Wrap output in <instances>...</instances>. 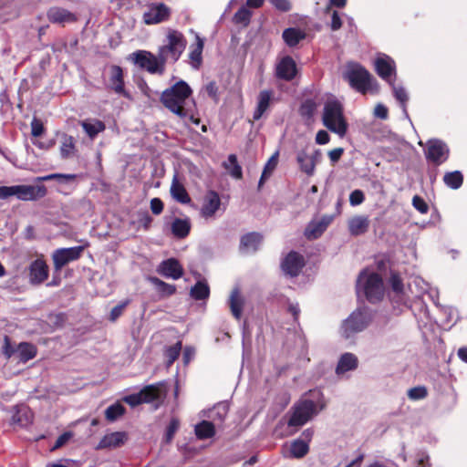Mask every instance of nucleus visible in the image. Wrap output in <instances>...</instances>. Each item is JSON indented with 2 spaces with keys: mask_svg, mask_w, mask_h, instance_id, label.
<instances>
[{
  "mask_svg": "<svg viewBox=\"0 0 467 467\" xmlns=\"http://www.w3.org/2000/svg\"><path fill=\"white\" fill-rule=\"evenodd\" d=\"M191 95L192 89L189 85L180 80L162 92L161 101L165 108L185 123L192 122L198 125L200 120L195 117V103L190 99Z\"/></svg>",
  "mask_w": 467,
  "mask_h": 467,
  "instance_id": "f257e3e1",
  "label": "nucleus"
},
{
  "mask_svg": "<svg viewBox=\"0 0 467 467\" xmlns=\"http://www.w3.org/2000/svg\"><path fill=\"white\" fill-rule=\"evenodd\" d=\"M309 395L313 400L304 397L293 406L288 426L301 427L325 408L322 393L319 390H311Z\"/></svg>",
  "mask_w": 467,
  "mask_h": 467,
  "instance_id": "f03ea898",
  "label": "nucleus"
},
{
  "mask_svg": "<svg viewBox=\"0 0 467 467\" xmlns=\"http://www.w3.org/2000/svg\"><path fill=\"white\" fill-rule=\"evenodd\" d=\"M357 293L358 296L363 295L371 303L381 300L385 293L382 278L373 271L363 270L357 280Z\"/></svg>",
  "mask_w": 467,
  "mask_h": 467,
  "instance_id": "7ed1b4c3",
  "label": "nucleus"
},
{
  "mask_svg": "<svg viewBox=\"0 0 467 467\" xmlns=\"http://www.w3.org/2000/svg\"><path fill=\"white\" fill-rule=\"evenodd\" d=\"M324 125L332 132L339 137H344L347 133L348 124L343 116V109L336 100H329L324 106L323 112Z\"/></svg>",
  "mask_w": 467,
  "mask_h": 467,
  "instance_id": "20e7f679",
  "label": "nucleus"
},
{
  "mask_svg": "<svg viewBox=\"0 0 467 467\" xmlns=\"http://www.w3.org/2000/svg\"><path fill=\"white\" fill-rule=\"evenodd\" d=\"M344 78L353 88L362 94H365L372 87L373 81H375L364 67L354 62L348 63Z\"/></svg>",
  "mask_w": 467,
  "mask_h": 467,
  "instance_id": "39448f33",
  "label": "nucleus"
},
{
  "mask_svg": "<svg viewBox=\"0 0 467 467\" xmlns=\"http://www.w3.org/2000/svg\"><path fill=\"white\" fill-rule=\"evenodd\" d=\"M186 47V40L183 35L177 30H169L166 36V43L160 47L159 55L166 62H176Z\"/></svg>",
  "mask_w": 467,
  "mask_h": 467,
  "instance_id": "423d86ee",
  "label": "nucleus"
},
{
  "mask_svg": "<svg viewBox=\"0 0 467 467\" xmlns=\"http://www.w3.org/2000/svg\"><path fill=\"white\" fill-rule=\"evenodd\" d=\"M371 316L366 307L357 308L341 325V335L349 338L353 335L363 331L370 323Z\"/></svg>",
  "mask_w": 467,
  "mask_h": 467,
  "instance_id": "0eeeda50",
  "label": "nucleus"
},
{
  "mask_svg": "<svg viewBox=\"0 0 467 467\" xmlns=\"http://www.w3.org/2000/svg\"><path fill=\"white\" fill-rule=\"evenodd\" d=\"M132 59L140 67L146 69L150 74H160L164 72L165 60H162L160 55H153L152 53L145 50L134 52Z\"/></svg>",
  "mask_w": 467,
  "mask_h": 467,
  "instance_id": "6e6552de",
  "label": "nucleus"
},
{
  "mask_svg": "<svg viewBox=\"0 0 467 467\" xmlns=\"http://www.w3.org/2000/svg\"><path fill=\"white\" fill-rule=\"evenodd\" d=\"M84 250L83 246L59 248L53 252L52 259L56 270H60L66 265L78 259Z\"/></svg>",
  "mask_w": 467,
  "mask_h": 467,
  "instance_id": "1a4fd4ad",
  "label": "nucleus"
},
{
  "mask_svg": "<svg viewBox=\"0 0 467 467\" xmlns=\"http://www.w3.org/2000/svg\"><path fill=\"white\" fill-rule=\"evenodd\" d=\"M321 151L316 150L310 153L304 150H299L296 153V161L302 172L307 176H313L316 171L317 164L321 160Z\"/></svg>",
  "mask_w": 467,
  "mask_h": 467,
  "instance_id": "9d476101",
  "label": "nucleus"
},
{
  "mask_svg": "<svg viewBox=\"0 0 467 467\" xmlns=\"http://www.w3.org/2000/svg\"><path fill=\"white\" fill-rule=\"evenodd\" d=\"M426 158L435 164H441L448 158L447 145L439 140H431L427 142Z\"/></svg>",
  "mask_w": 467,
  "mask_h": 467,
  "instance_id": "9b49d317",
  "label": "nucleus"
},
{
  "mask_svg": "<svg viewBox=\"0 0 467 467\" xmlns=\"http://www.w3.org/2000/svg\"><path fill=\"white\" fill-rule=\"evenodd\" d=\"M375 69L378 75L389 83L393 82L392 77L396 75V65L394 60L385 55L380 54L375 59Z\"/></svg>",
  "mask_w": 467,
  "mask_h": 467,
  "instance_id": "f8f14e48",
  "label": "nucleus"
},
{
  "mask_svg": "<svg viewBox=\"0 0 467 467\" xmlns=\"http://www.w3.org/2000/svg\"><path fill=\"white\" fill-rule=\"evenodd\" d=\"M170 9L164 4H154L150 5L143 15L144 23L147 25H155L168 19Z\"/></svg>",
  "mask_w": 467,
  "mask_h": 467,
  "instance_id": "ddd939ff",
  "label": "nucleus"
},
{
  "mask_svg": "<svg viewBox=\"0 0 467 467\" xmlns=\"http://www.w3.org/2000/svg\"><path fill=\"white\" fill-rule=\"evenodd\" d=\"M304 265L303 256L296 252H290L281 264L283 272L290 276H296Z\"/></svg>",
  "mask_w": 467,
  "mask_h": 467,
  "instance_id": "4468645a",
  "label": "nucleus"
},
{
  "mask_svg": "<svg viewBox=\"0 0 467 467\" xmlns=\"http://www.w3.org/2000/svg\"><path fill=\"white\" fill-rule=\"evenodd\" d=\"M46 194L44 186L15 185V196L22 201H34Z\"/></svg>",
  "mask_w": 467,
  "mask_h": 467,
  "instance_id": "2eb2a0df",
  "label": "nucleus"
},
{
  "mask_svg": "<svg viewBox=\"0 0 467 467\" xmlns=\"http://www.w3.org/2000/svg\"><path fill=\"white\" fill-rule=\"evenodd\" d=\"M334 220V215L325 214L319 220L312 221L305 230V235L308 239L318 238Z\"/></svg>",
  "mask_w": 467,
  "mask_h": 467,
  "instance_id": "dca6fc26",
  "label": "nucleus"
},
{
  "mask_svg": "<svg viewBox=\"0 0 467 467\" xmlns=\"http://www.w3.org/2000/svg\"><path fill=\"white\" fill-rule=\"evenodd\" d=\"M117 94L129 97L124 88L123 70L119 66L112 65L109 67V86Z\"/></svg>",
  "mask_w": 467,
  "mask_h": 467,
  "instance_id": "f3484780",
  "label": "nucleus"
},
{
  "mask_svg": "<svg viewBox=\"0 0 467 467\" xmlns=\"http://www.w3.org/2000/svg\"><path fill=\"white\" fill-rule=\"evenodd\" d=\"M158 273L174 280L182 277L183 270L180 263L173 258L163 261L158 267Z\"/></svg>",
  "mask_w": 467,
  "mask_h": 467,
  "instance_id": "a211bd4d",
  "label": "nucleus"
},
{
  "mask_svg": "<svg viewBox=\"0 0 467 467\" xmlns=\"http://www.w3.org/2000/svg\"><path fill=\"white\" fill-rule=\"evenodd\" d=\"M48 277V266L42 259H36L29 267V278L32 284H41Z\"/></svg>",
  "mask_w": 467,
  "mask_h": 467,
  "instance_id": "6ab92c4d",
  "label": "nucleus"
},
{
  "mask_svg": "<svg viewBox=\"0 0 467 467\" xmlns=\"http://www.w3.org/2000/svg\"><path fill=\"white\" fill-rule=\"evenodd\" d=\"M221 200L219 194L214 191H210L204 197L203 204L201 209V214L204 218L213 217L219 210Z\"/></svg>",
  "mask_w": 467,
  "mask_h": 467,
  "instance_id": "aec40b11",
  "label": "nucleus"
},
{
  "mask_svg": "<svg viewBox=\"0 0 467 467\" xmlns=\"http://www.w3.org/2000/svg\"><path fill=\"white\" fill-rule=\"evenodd\" d=\"M296 75V65L291 57H283L276 66V76L285 80H291Z\"/></svg>",
  "mask_w": 467,
  "mask_h": 467,
  "instance_id": "412c9836",
  "label": "nucleus"
},
{
  "mask_svg": "<svg viewBox=\"0 0 467 467\" xmlns=\"http://www.w3.org/2000/svg\"><path fill=\"white\" fill-rule=\"evenodd\" d=\"M273 96L274 94L273 91L271 90L265 89L260 91L257 97L256 108L253 114L254 120L260 119L263 117V115L267 111V109L270 107V103L273 99Z\"/></svg>",
  "mask_w": 467,
  "mask_h": 467,
  "instance_id": "4be33fe9",
  "label": "nucleus"
},
{
  "mask_svg": "<svg viewBox=\"0 0 467 467\" xmlns=\"http://www.w3.org/2000/svg\"><path fill=\"white\" fill-rule=\"evenodd\" d=\"M263 236L258 233H249L241 238L240 249L243 253L250 254L258 250Z\"/></svg>",
  "mask_w": 467,
  "mask_h": 467,
  "instance_id": "5701e85b",
  "label": "nucleus"
},
{
  "mask_svg": "<svg viewBox=\"0 0 467 467\" xmlns=\"http://www.w3.org/2000/svg\"><path fill=\"white\" fill-rule=\"evenodd\" d=\"M358 360L356 355L347 352L341 355L336 368L337 375H344L345 373L355 370L358 368Z\"/></svg>",
  "mask_w": 467,
  "mask_h": 467,
  "instance_id": "b1692460",
  "label": "nucleus"
},
{
  "mask_svg": "<svg viewBox=\"0 0 467 467\" xmlns=\"http://www.w3.org/2000/svg\"><path fill=\"white\" fill-rule=\"evenodd\" d=\"M244 302V297L242 296L240 290L238 288L233 289L229 296L228 304L232 315L237 320H239L242 317Z\"/></svg>",
  "mask_w": 467,
  "mask_h": 467,
  "instance_id": "393cba45",
  "label": "nucleus"
},
{
  "mask_svg": "<svg viewBox=\"0 0 467 467\" xmlns=\"http://www.w3.org/2000/svg\"><path fill=\"white\" fill-rule=\"evenodd\" d=\"M47 18L52 23L64 24L76 21L74 14L60 7H52L47 11Z\"/></svg>",
  "mask_w": 467,
  "mask_h": 467,
  "instance_id": "a878e982",
  "label": "nucleus"
},
{
  "mask_svg": "<svg viewBox=\"0 0 467 467\" xmlns=\"http://www.w3.org/2000/svg\"><path fill=\"white\" fill-rule=\"evenodd\" d=\"M195 38H196V43L190 47L189 58H190V63H191L192 67L194 69H198L202 61V50H203V47H204V41L198 35H196Z\"/></svg>",
  "mask_w": 467,
  "mask_h": 467,
  "instance_id": "bb28decb",
  "label": "nucleus"
},
{
  "mask_svg": "<svg viewBox=\"0 0 467 467\" xmlns=\"http://www.w3.org/2000/svg\"><path fill=\"white\" fill-rule=\"evenodd\" d=\"M348 225L352 235H360L368 231L369 220L368 216L357 215L349 219Z\"/></svg>",
  "mask_w": 467,
  "mask_h": 467,
  "instance_id": "cd10ccee",
  "label": "nucleus"
},
{
  "mask_svg": "<svg viewBox=\"0 0 467 467\" xmlns=\"http://www.w3.org/2000/svg\"><path fill=\"white\" fill-rule=\"evenodd\" d=\"M80 125L91 140L106 129L104 122L97 119H86L80 122Z\"/></svg>",
  "mask_w": 467,
  "mask_h": 467,
  "instance_id": "c85d7f7f",
  "label": "nucleus"
},
{
  "mask_svg": "<svg viewBox=\"0 0 467 467\" xmlns=\"http://www.w3.org/2000/svg\"><path fill=\"white\" fill-rule=\"evenodd\" d=\"M36 355V348L26 342L20 343L16 348V357L18 361L26 363Z\"/></svg>",
  "mask_w": 467,
  "mask_h": 467,
  "instance_id": "c756f323",
  "label": "nucleus"
},
{
  "mask_svg": "<svg viewBox=\"0 0 467 467\" xmlns=\"http://www.w3.org/2000/svg\"><path fill=\"white\" fill-rule=\"evenodd\" d=\"M171 194L173 199L181 203H189L191 202V198L184 188V186L180 183L176 177L173 178L171 185Z\"/></svg>",
  "mask_w": 467,
  "mask_h": 467,
  "instance_id": "7c9ffc66",
  "label": "nucleus"
},
{
  "mask_svg": "<svg viewBox=\"0 0 467 467\" xmlns=\"http://www.w3.org/2000/svg\"><path fill=\"white\" fill-rule=\"evenodd\" d=\"M126 439L127 436L125 432H113L104 436L99 443V448L118 447L123 444Z\"/></svg>",
  "mask_w": 467,
  "mask_h": 467,
  "instance_id": "2f4dec72",
  "label": "nucleus"
},
{
  "mask_svg": "<svg viewBox=\"0 0 467 467\" xmlns=\"http://www.w3.org/2000/svg\"><path fill=\"white\" fill-rule=\"evenodd\" d=\"M282 36L288 47H295L306 37V34L298 28L289 27L284 30Z\"/></svg>",
  "mask_w": 467,
  "mask_h": 467,
  "instance_id": "473e14b6",
  "label": "nucleus"
},
{
  "mask_svg": "<svg viewBox=\"0 0 467 467\" xmlns=\"http://www.w3.org/2000/svg\"><path fill=\"white\" fill-rule=\"evenodd\" d=\"M59 150L60 156L63 159H68L73 157L76 151L74 138L72 136L64 134L61 139Z\"/></svg>",
  "mask_w": 467,
  "mask_h": 467,
  "instance_id": "72a5a7b5",
  "label": "nucleus"
},
{
  "mask_svg": "<svg viewBox=\"0 0 467 467\" xmlns=\"http://www.w3.org/2000/svg\"><path fill=\"white\" fill-rule=\"evenodd\" d=\"M191 229L189 219L176 218L171 223L172 234L179 238H184L188 235Z\"/></svg>",
  "mask_w": 467,
  "mask_h": 467,
  "instance_id": "f704fd0d",
  "label": "nucleus"
},
{
  "mask_svg": "<svg viewBox=\"0 0 467 467\" xmlns=\"http://www.w3.org/2000/svg\"><path fill=\"white\" fill-rule=\"evenodd\" d=\"M309 451V445L306 441L297 439L292 441L290 448H289V453L290 456L293 458L300 459L303 458L305 455L307 454Z\"/></svg>",
  "mask_w": 467,
  "mask_h": 467,
  "instance_id": "c9c22d12",
  "label": "nucleus"
},
{
  "mask_svg": "<svg viewBox=\"0 0 467 467\" xmlns=\"http://www.w3.org/2000/svg\"><path fill=\"white\" fill-rule=\"evenodd\" d=\"M149 282H150L156 288V290L162 296H169L175 293L176 287L174 285L167 284L158 277L150 276L148 278Z\"/></svg>",
  "mask_w": 467,
  "mask_h": 467,
  "instance_id": "e433bc0d",
  "label": "nucleus"
},
{
  "mask_svg": "<svg viewBox=\"0 0 467 467\" xmlns=\"http://www.w3.org/2000/svg\"><path fill=\"white\" fill-rule=\"evenodd\" d=\"M191 296L195 300H203L209 297L210 288L206 282L198 281L191 289Z\"/></svg>",
  "mask_w": 467,
  "mask_h": 467,
  "instance_id": "4c0bfd02",
  "label": "nucleus"
},
{
  "mask_svg": "<svg viewBox=\"0 0 467 467\" xmlns=\"http://www.w3.org/2000/svg\"><path fill=\"white\" fill-rule=\"evenodd\" d=\"M225 170L235 179L242 178V168L237 162V158L234 154L228 156L227 161L223 162Z\"/></svg>",
  "mask_w": 467,
  "mask_h": 467,
  "instance_id": "58836bf2",
  "label": "nucleus"
},
{
  "mask_svg": "<svg viewBox=\"0 0 467 467\" xmlns=\"http://www.w3.org/2000/svg\"><path fill=\"white\" fill-rule=\"evenodd\" d=\"M195 434L201 440L211 438L214 435V426L210 421L202 420L195 426Z\"/></svg>",
  "mask_w": 467,
  "mask_h": 467,
  "instance_id": "ea45409f",
  "label": "nucleus"
},
{
  "mask_svg": "<svg viewBox=\"0 0 467 467\" xmlns=\"http://www.w3.org/2000/svg\"><path fill=\"white\" fill-rule=\"evenodd\" d=\"M12 423L20 426H26L31 421L30 411L26 407H20L12 416Z\"/></svg>",
  "mask_w": 467,
  "mask_h": 467,
  "instance_id": "a19ab883",
  "label": "nucleus"
},
{
  "mask_svg": "<svg viewBox=\"0 0 467 467\" xmlns=\"http://www.w3.org/2000/svg\"><path fill=\"white\" fill-rule=\"evenodd\" d=\"M389 85L392 87L393 94L395 99L400 103L403 113L408 118V112L406 109V103L409 99L408 93L405 88L401 86H396L393 82H390Z\"/></svg>",
  "mask_w": 467,
  "mask_h": 467,
  "instance_id": "79ce46f5",
  "label": "nucleus"
},
{
  "mask_svg": "<svg viewBox=\"0 0 467 467\" xmlns=\"http://www.w3.org/2000/svg\"><path fill=\"white\" fill-rule=\"evenodd\" d=\"M444 183L451 189H459L463 182L462 174L459 171L447 172L443 177Z\"/></svg>",
  "mask_w": 467,
  "mask_h": 467,
  "instance_id": "37998d69",
  "label": "nucleus"
},
{
  "mask_svg": "<svg viewBox=\"0 0 467 467\" xmlns=\"http://www.w3.org/2000/svg\"><path fill=\"white\" fill-rule=\"evenodd\" d=\"M252 16L253 13L248 9L247 6L244 5L234 14L233 21L236 25L247 26L250 24Z\"/></svg>",
  "mask_w": 467,
  "mask_h": 467,
  "instance_id": "c03bdc74",
  "label": "nucleus"
},
{
  "mask_svg": "<svg viewBox=\"0 0 467 467\" xmlns=\"http://www.w3.org/2000/svg\"><path fill=\"white\" fill-rule=\"evenodd\" d=\"M143 403H149L157 400L160 396V388L156 385H149L140 391Z\"/></svg>",
  "mask_w": 467,
  "mask_h": 467,
  "instance_id": "a18cd8bd",
  "label": "nucleus"
},
{
  "mask_svg": "<svg viewBox=\"0 0 467 467\" xmlns=\"http://www.w3.org/2000/svg\"><path fill=\"white\" fill-rule=\"evenodd\" d=\"M277 162H278V152L276 151L267 161V162L264 168L263 173L261 175V178L259 181V185H262L264 183V182L271 176L272 172L276 168Z\"/></svg>",
  "mask_w": 467,
  "mask_h": 467,
  "instance_id": "49530a36",
  "label": "nucleus"
},
{
  "mask_svg": "<svg viewBox=\"0 0 467 467\" xmlns=\"http://www.w3.org/2000/svg\"><path fill=\"white\" fill-rule=\"evenodd\" d=\"M124 412L125 408L119 403H115L107 408L105 410V417L108 420L114 421L119 417L122 416Z\"/></svg>",
  "mask_w": 467,
  "mask_h": 467,
  "instance_id": "de8ad7c7",
  "label": "nucleus"
},
{
  "mask_svg": "<svg viewBox=\"0 0 467 467\" xmlns=\"http://www.w3.org/2000/svg\"><path fill=\"white\" fill-rule=\"evenodd\" d=\"M428 285L420 277H415L409 283V289L415 296H420L427 291Z\"/></svg>",
  "mask_w": 467,
  "mask_h": 467,
  "instance_id": "09e8293b",
  "label": "nucleus"
},
{
  "mask_svg": "<svg viewBox=\"0 0 467 467\" xmlns=\"http://www.w3.org/2000/svg\"><path fill=\"white\" fill-rule=\"evenodd\" d=\"M182 350V342L178 341L173 346L168 348L165 351L167 366L170 367L179 357Z\"/></svg>",
  "mask_w": 467,
  "mask_h": 467,
  "instance_id": "8fccbe9b",
  "label": "nucleus"
},
{
  "mask_svg": "<svg viewBox=\"0 0 467 467\" xmlns=\"http://www.w3.org/2000/svg\"><path fill=\"white\" fill-rule=\"evenodd\" d=\"M428 395L427 389L423 386H417L408 390V397L411 400H420Z\"/></svg>",
  "mask_w": 467,
  "mask_h": 467,
  "instance_id": "3c124183",
  "label": "nucleus"
},
{
  "mask_svg": "<svg viewBox=\"0 0 467 467\" xmlns=\"http://www.w3.org/2000/svg\"><path fill=\"white\" fill-rule=\"evenodd\" d=\"M179 426H180L179 420L175 419V418L171 419V420L170 421V423L167 427L166 434H165V439H166L167 442H170L173 439V436H174L175 432L178 431Z\"/></svg>",
  "mask_w": 467,
  "mask_h": 467,
  "instance_id": "603ef678",
  "label": "nucleus"
},
{
  "mask_svg": "<svg viewBox=\"0 0 467 467\" xmlns=\"http://www.w3.org/2000/svg\"><path fill=\"white\" fill-rule=\"evenodd\" d=\"M412 205L417 211H419L422 214L427 213L429 211V206L426 203V202L418 195H415L412 198Z\"/></svg>",
  "mask_w": 467,
  "mask_h": 467,
  "instance_id": "864d4df0",
  "label": "nucleus"
},
{
  "mask_svg": "<svg viewBox=\"0 0 467 467\" xmlns=\"http://www.w3.org/2000/svg\"><path fill=\"white\" fill-rule=\"evenodd\" d=\"M365 200L364 192L361 190H354L349 195V203L351 206H358Z\"/></svg>",
  "mask_w": 467,
  "mask_h": 467,
  "instance_id": "5fc2aeb1",
  "label": "nucleus"
},
{
  "mask_svg": "<svg viewBox=\"0 0 467 467\" xmlns=\"http://www.w3.org/2000/svg\"><path fill=\"white\" fill-rule=\"evenodd\" d=\"M389 282H390L392 290L396 294H398V295L403 294V284H402L400 277L398 275L392 274L390 276Z\"/></svg>",
  "mask_w": 467,
  "mask_h": 467,
  "instance_id": "6e6d98bb",
  "label": "nucleus"
},
{
  "mask_svg": "<svg viewBox=\"0 0 467 467\" xmlns=\"http://www.w3.org/2000/svg\"><path fill=\"white\" fill-rule=\"evenodd\" d=\"M128 304H129V301L127 300V301L122 302V303L117 305L116 306H114L111 309L110 314H109L110 321H115L119 317H120L122 315L124 308L127 306Z\"/></svg>",
  "mask_w": 467,
  "mask_h": 467,
  "instance_id": "4d7b16f0",
  "label": "nucleus"
},
{
  "mask_svg": "<svg viewBox=\"0 0 467 467\" xmlns=\"http://www.w3.org/2000/svg\"><path fill=\"white\" fill-rule=\"evenodd\" d=\"M277 10L287 12L291 9L292 5L289 0H269Z\"/></svg>",
  "mask_w": 467,
  "mask_h": 467,
  "instance_id": "13d9d810",
  "label": "nucleus"
},
{
  "mask_svg": "<svg viewBox=\"0 0 467 467\" xmlns=\"http://www.w3.org/2000/svg\"><path fill=\"white\" fill-rule=\"evenodd\" d=\"M123 400L131 407L138 406L143 403L142 398L140 397V392L128 395L124 397Z\"/></svg>",
  "mask_w": 467,
  "mask_h": 467,
  "instance_id": "bf43d9fd",
  "label": "nucleus"
},
{
  "mask_svg": "<svg viewBox=\"0 0 467 467\" xmlns=\"http://www.w3.org/2000/svg\"><path fill=\"white\" fill-rule=\"evenodd\" d=\"M3 354L6 358L16 355V349L11 346L10 338L7 336L4 337Z\"/></svg>",
  "mask_w": 467,
  "mask_h": 467,
  "instance_id": "052dcab7",
  "label": "nucleus"
},
{
  "mask_svg": "<svg viewBox=\"0 0 467 467\" xmlns=\"http://www.w3.org/2000/svg\"><path fill=\"white\" fill-rule=\"evenodd\" d=\"M44 128L40 120L34 119L31 122V134L34 137H39L43 133Z\"/></svg>",
  "mask_w": 467,
  "mask_h": 467,
  "instance_id": "680f3d73",
  "label": "nucleus"
},
{
  "mask_svg": "<svg viewBox=\"0 0 467 467\" xmlns=\"http://www.w3.org/2000/svg\"><path fill=\"white\" fill-rule=\"evenodd\" d=\"M12 196H15V185L0 186V200H5Z\"/></svg>",
  "mask_w": 467,
  "mask_h": 467,
  "instance_id": "e2e57ef3",
  "label": "nucleus"
},
{
  "mask_svg": "<svg viewBox=\"0 0 467 467\" xmlns=\"http://www.w3.org/2000/svg\"><path fill=\"white\" fill-rule=\"evenodd\" d=\"M150 209L154 214H160L163 210V203L159 198L150 201Z\"/></svg>",
  "mask_w": 467,
  "mask_h": 467,
  "instance_id": "0e129e2a",
  "label": "nucleus"
},
{
  "mask_svg": "<svg viewBox=\"0 0 467 467\" xmlns=\"http://www.w3.org/2000/svg\"><path fill=\"white\" fill-rule=\"evenodd\" d=\"M342 26L341 18L337 11L332 12L331 16V29L333 31L338 30Z\"/></svg>",
  "mask_w": 467,
  "mask_h": 467,
  "instance_id": "69168bd1",
  "label": "nucleus"
},
{
  "mask_svg": "<svg viewBox=\"0 0 467 467\" xmlns=\"http://www.w3.org/2000/svg\"><path fill=\"white\" fill-rule=\"evenodd\" d=\"M374 114L376 117L385 119L388 117V109L382 104H378L375 107Z\"/></svg>",
  "mask_w": 467,
  "mask_h": 467,
  "instance_id": "338daca9",
  "label": "nucleus"
},
{
  "mask_svg": "<svg viewBox=\"0 0 467 467\" xmlns=\"http://www.w3.org/2000/svg\"><path fill=\"white\" fill-rule=\"evenodd\" d=\"M343 152H344L343 148H336L328 152V157H329L330 161L333 163H335L341 158Z\"/></svg>",
  "mask_w": 467,
  "mask_h": 467,
  "instance_id": "774afa93",
  "label": "nucleus"
}]
</instances>
